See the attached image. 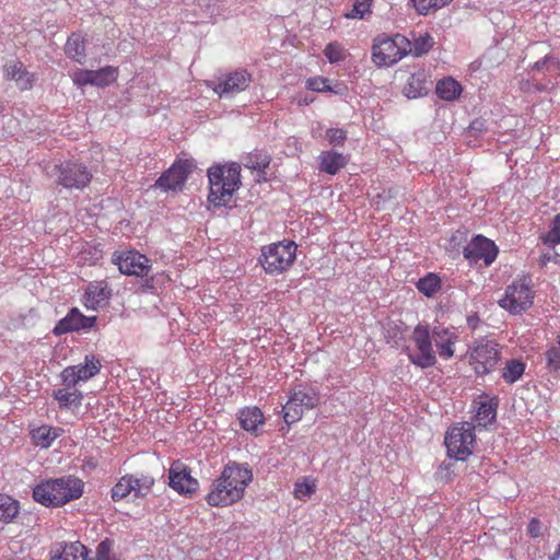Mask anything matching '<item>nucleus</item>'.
Here are the masks:
<instances>
[{
    "instance_id": "nucleus-35",
    "label": "nucleus",
    "mask_w": 560,
    "mask_h": 560,
    "mask_svg": "<svg viewBox=\"0 0 560 560\" xmlns=\"http://www.w3.org/2000/svg\"><path fill=\"white\" fill-rule=\"evenodd\" d=\"M93 85L97 88H105L116 81L118 77V69L112 66H106L98 70H92Z\"/></svg>"
},
{
    "instance_id": "nucleus-21",
    "label": "nucleus",
    "mask_w": 560,
    "mask_h": 560,
    "mask_svg": "<svg viewBox=\"0 0 560 560\" xmlns=\"http://www.w3.org/2000/svg\"><path fill=\"white\" fill-rule=\"evenodd\" d=\"M52 397L58 401L60 409H78L82 405L83 394L75 387L65 386L54 389Z\"/></svg>"
},
{
    "instance_id": "nucleus-43",
    "label": "nucleus",
    "mask_w": 560,
    "mask_h": 560,
    "mask_svg": "<svg viewBox=\"0 0 560 560\" xmlns=\"http://www.w3.org/2000/svg\"><path fill=\"white\" fill-rule=\"evenodd\" d=\"M542 243L550 247H555L560 244V213L557 214L550 225V230L547 234L541 236Z\"/></svg>"
},
{
    "instance_id": "nucleus-40",
    "label": "nucleus",
    "mask_w": 560,
    "mask_h": 560,
    "mask_svg": "<svg viewBox=\"0 0 560 560\" xmlns=\"http://www.w3.org/2000/svg\"><path fill=\"white\" fill-rule=\"evenodd\" d=\"M418 14L428 15L447 5L452 0H409Z\"/></svg>"
},
{
    "instance_id": "nucleus-12",
    "label": "nucleus",
    "mask_w": 560,
    "mask_h": 560,
    "mask_svg": "<svg viewBox=\"0 0 560 560\" xmlns=\"http://www.w3.org/2000/svg\"><path fill=\"white\" fill-rule=\"evenodd\" d=\"M413 341L417 346L418 353H410V361L421 369H428L435 365L436 358L432 348V338L429 327L418 325L413 331Z\"/></svg>"
},
{
    "instance_id": "nucleus-31",
    "label": "nucleus",
    "mask_w": 560,
    "mask_h": 560,
    "mask_svg": "<svg viewBox=\"0 0 560 560\" xmlns=\"http://www.w3.org/2000/svg\"><path fill=\"white\" fill-rule=\"evenodd\" d=\"M435 92L440 98L453 101L459 96L462 86L453 78H446L438 82Z\"/></svg>"
},
{
    "instance_id": "nucleus-48",
    "label": "nucleus",
    "mask_w": 560,
    "mask_h": 560,
    "mask_svg": "<svg viewBox=\"0 0 560 560\" xmlns=\"http://www.w3.org/2000/svg\"><path fill=\"white\" fill-rule=\"evenodd\" d=\"M326 138L334 147L343 145L347 140V131L341 128H330L326 131Z\"/></svg>"
},
{
    "instance_id": "nucleus-32",
    "label": "nucleus",
    "mask_w": 560,
    "mask_h": 560,
    "mask_svg": "<svg viewBox=\"0 0 560 560\" xmlns=\"http://www.w3.org/2000/svg\"><path fill=\"white\" fill-rule=\"evenodd\" d=\"M211 168H219L222 173V179L226 187L233 192L241 186V166L237 163H232L228 166H212Z\"/></svg>"
},
{
    "instance_id": "nucleus-57",
    "label": "nucleus",
    "mask_w": 560,
    "mask_h": 560,
    "mask_svg": "<svg viewBox=\"0 0 560 560\" xmlns=\"http://www.w3.org/2000/svg\"><path fill=\"white\" fill-rule=\"evenodd\" d=\"M559 348H560V340H559Z\"/></svg>"
},
{
    "instance_id": "nucleus-41",
    "label": "nucleus",
    "mask_w": 560,
    "mask_h": 560,
    "mask_svg": "<svg viewBox=\"0 0 560 560\" xmlns=\"http://www.w3.org/2000/svg\"><path fill=\"white\" fill-rule=\"evenodd\" d=\"M131 475L121 477L112 489V499L117 502L127 498L132 492Z\"/></svg>"
},
{
    "instance_id": "nucleus-33",
    "label": "nucleus",
    "mask_w": 560,
    "mask_h": 560,
    "mask_svg": "<svg viewBox=\"0 0 560 560\" xmlns=\"http://www.w3.org/2000/svg\"><path fill=\"white\" fill-rule=\"evenodd\" d=\"M19 502L8 494L0 493V521L11 522L19 514Z\"/></svg>"
},
{
    "instance_id": "nucleus-29",
    "label": "nucleus",
    "mask_w": 560,
    "mask_h": 560,
    "mask_svg": "<svg viewBox=\"0 0 560 560\" xmlns=\"http://www.w3.org/2000/svg\"><path fill=\"white\" fill-rule=\"evenodd\" d=\"M65 52L66 55L82 63L85 59V40L80 34H72L65 46Z\"/></svg>"
},
{
    "instance_id": "nucleus-5",
    "label": "nucleus",
    "mask_w": 560,
    "mask_h": 560,
    "mask_svg": "<svg viewBox=\"0 0 560 560\" xmlns=\"http://www.w3.org/2000/svg\"><path fill=\"white\" fill-rule=\"evenodd\" d=\"M530 279L524 277L514 281L505 289L504 296L499 305L512 314H520L533 305L534 293L530 289Z\"/></svg>"
},
{
    "instance_id": "nucleus-46",
    "label": "nucleus",
    "mask_w": 560,
    "mask_h": 560,
    "mask_svg": "<svg viewBox=\"0 0 560 560\" xmlns=\"http://www.w3.org/2000/svg\"><path fill=\"white\" fill-rule=\"evenodd\" d=\"M373 0H354L353 8L350 13H347L348 19H363L366 13H370V8Z\"/></svg>"
},
{
    "instance_id": "nucleus-36",
    "label": "nucleus",
    "mask_w": 560,
    "mask_h": 560,
    "mask_svg": "<svg viewBox=\"0 0 560 560\" xmlns=\"http://www.w3.org/2000/svg\"><path fill=\"white\" fill-rule=\"evenodd\" d=\"M417 289L425 296H433L441 288V279L435 273H428L423 278H420L416 284Z\"/></svg>"
},
{
    "instance_id": "nucleus-45",
    "label": "nucleus",
    "mask_w": 560,
    "mask_h": 560,
    "mask_svg": "<svg viewBox=\"0 0 560 560\" xmlns=\"http://www.w3.org/2000/svg\"><path fill=\"white\" fill-rule=\"evenodd\" d=\"M324 55L330 63H337L346 58L345 49L338 43H329L324 49Z\"/></svg>"
},
{
    "instance_id": "nucleus-34",
    "label": "nucleus",
    "mask_w": 560,
    "mask_h": 560,
    "mask_svg": "<svg viewBox=\"0 0 560 560\" xmlns=\"http://www.w3.org/2000/svg\"><path fill=\"white\" fill-rule=\"evenodd\" d=\"M530 71L533 73H544V74H559L560 73V61L558 58L546 55L542 59L536 61L532 65Z\"/></svg>"
},
{
    "instance_id": "nucleus-23",
    "label": "nucleus",
    "mask_w": 560,
    "mask_h": 560,
    "mask_svg": "<svg viewBox=\"0 0 560 560\" xmlns=\"http://www.w3.org/2000/svg\"><path fill=\"white\" fill-rule=\"evenodd\" d=\"M318 159L319 171L327 173L329 175L337 174L348 163V159L346 155L338 153L334 150L323 151Z\"/></svg>"
},
{
    "instance_id": "nucleus-42",
    "label": "nucleus",
    "mask_w": 560,
    "mask_h": 560,
    "mask_svg": "<svg viewBox=\"0 0 560 560\" xmlns=\"http://www.w3.org/2000/svg\"><path fill=\"white\" fill-rule=\"evenodd\" d=\"M115 541L110 538H105L102 540L95 551V558H91L92 560H116L115 553L113 551Z\"/></svg>"
},
{
    "instance_id": "nucleus-58",
    "label": "nucleus",
    "mask_w": 560,
    "mask_h": 560,
    "mask_svg": "<svg viewBox=\"0 0 560 560\" xmlns=\"http://www.w3.org/2000/svg\"><path fill=\"white\" fill-rule=\"evenodd\" d=\"M475 560H480V559H475Z\"/></svg>"
},
{
    "instance_id": "nucleus-6",
    "label": "nucleus",
    "mask_w": 560,
    "mask_h": 560,
    "mask_svg": "<svg viewBox=\"0 0 560 560\" xmlns=\"http://www.w3.org/2000/svg\"><path fill=\"white\" fill-rule=\"evenodd\" d=\"M499 361L500 349L494 340L481 339L470 348L469 363L478 375L490 373Z\"/></svg>"
},
{
    "instance_id": "nucleus-44",
    "label": "nucleus",
    "mask_w": 560,
    "mask_h": 560,
    "mask_svg": "<svg viewBox=\"0 0 560 560\" xmlns=\"http://www.w3.org/2000/svg\"><path fill=\"white\" fill-rule=\"evenodd\" d=\"M306 88L315 92H332L336 94L339 93V91L337 90L338 85L332 88L329 84V80L324 77L310 78L306 81Z\"/></svg>"
},
{
    "instance_id": "nucleus-51",
    "label": "nucleus",
    "mask_w": 560,
    "mask_h": 560,
    "mask_svg": "<svg viewBox=\"0 0 560 560\" xmlns=\"http://www.w3.org/2000/svg\"><path fill=\"white\" fill-rule=\"evenodd\" d=\"M269 159L267 156L252 155L248 158L246 166L252 170L264 171L269 166Z\"/></svg>"
},
{
    "instance_id": "nucleus-28",
    "label": "nucleus",
    "mask_w": 560,
    "mask_h": 560,
    "mask_svg": "<svg viewBox=\"0 0 560 560\" xmlns=\"http://www.w3.org/2000/svg\"><path fill=\"white\" fill-rule=\"evenodd\" d=\"M497 399L479 401L475 416L478 425L486 428L488 424L492 423L497 417Z\"/></svg>"
},
{
    "instance_id": "nucleus-9",
    "label": "nucleus",
    "mask_w": 560,
    "mask_h": 560,
    "mask_svg": "<svg viewBox=\"0 0 560 560\" xmlns=\"http://www.w3.org/2000/svg\"><path fill=\"white\" fill-rule=\"evenodd\" d=\"M112 262L121 273L141 278H147L152 267L150 259L137 250L115 252Z\"/></svg>"
},
{
    "instance_id": "nucleus-27",
    "label": "nucleus",
    "mask_w": 560,
    "mask_h": 560,
    "mask_svg": "<svg viewBox=\"0 0 560 560\" xmlns=\"http://www.w3.org/2000/svg\"><path fill=\"white\" fill-rule=\"evenodd\" d=\"M61 428L42 425L31 431V436L35 445L42 448H48L52 442L62 433Z\"/></svg>"
},
{
    "instance_id": "nucleus-20",
    "label": "nucleus",
    "mask_w": 560,
    "mask_h": 560,
    "mask_svg": "<svg viewBox=\"0 0 560 560\" xmlns=\"http://www.w3.org/2000/svg\"><path fill=\"white\" fill-rule=\"evenodd\" d=\"M5 78L13 80L21 90H28L33 86L34 74L30 73L21 61H14L4 67Z\"/></svg>"
},
{
    "instance_id": "nucleus-15",
    "label": "nucleus",
    "mask_w": 560,
    "mask_h": 560,
    "mask_svg": "<svg viewBox=\"0 0 560 560\" xmlns=\"http://www.w3.org/2000/svg\"><path fill=\"white\" fill-rule=\"evenodd\" d=\"M194 164L188 160L175 162L155 182V187L164 191H180L191 173Z\"/></svg>"
},
{
    "instance_id": "nucleus-13",
    "label": "nucleus",
    "mask_w": 560,
    "mask_h": 560,
    "mask_svg": "<svg viewBox=\"0 0 560 560\" xmlns=\"http://www.w3.org/2000/svg\"><path fill=\"white\" fill-rule=\"evenodd\" d=\"M168 486L178 494L192 497L199 488V482L191 476V469L187 465L175 460L168 469Z\"/></svg>"
},
{
    "instance_id": "nucleus-30",
    "label": "nucleus",
    "mask_w": 560,
    "mask_h": 560,
    "mask_svg": "<svg viewBox=\"0 0 560 560\" xmlns=\"http://www.w3.org/2000/svg\"><path fill=\"white\" fill-rule=\"evenodd\" d=\"M427 81L424 72L412 73L405 86V94L408 98H417L427 93Z\"/></svg>"
},
{
    "instance_id": "nucleus-25",
    "label": "nucleus",
    "mask_w": 560,
    "mask_h": 560,
    "mask_svg": "<svg viewBox=\"0 0 560 560\" xmlns=\"http://www.w3.org/2000/svg\"><path fill=\"white\" fill-rule=\"evenodd\" d=\"M432 338L441 358L447 360L453 357V346L456 339L454 334L450 332L448 329L435 327L432 331Z\"/></svg>"
},
{
    "instance_id": "nucleus-4",
    "label": "nucleus",
    "mask_w": 560,
    "mask_h": 560,
    "mask_svg": "<svg viewBox=\"0 0 560 560\" xmlns=\"http://www.w3.org/2000/svg\"><path fill=\"white\" fill-rule=\"evenodd\" d=\"M474 430L472 423L462 422L446 432L444 442L448 456L465 460L472 453L476 443Z\"/></svg>"
},
{
    "instance_id": "nucleus-19",
    "label": "nucleus",
    "mask_w": 560,
    "mask_h": 560,
    "mask_svg": "<svg viewBox=\"0 0 560 560\" xmlns=\"http://www.w3.org/2000/svg\"><path fill=\"white\" fill-rule=\"evenodd\" d=\"M50 560H92L90 551L80 541L60 544Z\"/></svg>"
},
{
    "instance_id": "nucleus-54",
    "label": "nucleus",
    "mask_w": 560,
    "mask_h": 560,
    "mask_svg": "<svg viewBox=\"0 0 560 560\" xmlns=\"http://www.w3.org/2000/svg\"><path fill=\"white\" fill-rule=\"evenodd\" d=\"M534 86L537 91L544 92L552 89L555 86V82L548 80L545 83H535Z\"/></svg>"
},
{
    "instance_id": "nucleus-14",
    "label": "nucleus",
    "mask_w": 560,
    "mask_h": 560,
    "mask_svg": "<svg viewBox=\"0 0 560 560\" xmlns=\"http://www.w3.org/2000/svg\"><path fill=\"white\" fill-rule=\"evenodd\" d=\"M101 361L94 354H86L83 364L67 366L61 372L62 385L75 387L79 382L88 381L98 374Z\"/></svg>"
},
{
    "instance_id": "nucleus-8",
    "label": "nucleus",
    "mask_w": 560,
    "mask_h": 560,
    "mask_svg": "<svg viewBox=\"0 0 560 560\" xmlns=\"http://www.w3.org/2000/svg\"><path fill=\"white\" fill-rule=\"evenodd\" d=\"M498 252L492 241L477 235L464 247L463 255L470 265L488 267L495 260Z\"/></svg>"
},
{
    "instance_id": "nucleus-11",
    "label": "nucleus",
    "mask_w": 560,
    "mask_h": 560,
    "mask_svg": "<svg viewBox=\"0 0 560 560\" xmlns=\"http://www.w3.org/2000/svg\"><path fill=\"white\" fill-rule=\"evenodd\" d=\"M58 173L57 183L67 189H83L92 179V174L84 164L65 162L56 165Z\"/></svg>"
},
{
    "instance_id": "nucleus-53",
    "label": "nucleus",
    "mask_w": 560,
    "mask_h": 560,
    "mask_svg": "<svg viewBox=\"0 0 560 560\" xmlns=\"http://www.w3.org/2000/svg\"><path fill=\"white\" fill-rule=\"evenodd\" d=\"M469 129L471 132H482L486 128H485V122L482 120H474L470 126H469Z\"/></svg>"
},
{
    "instance_id": "nucleus-37",
    "label": "nucleus",
    "mask_w": 560,
    "mask_h": 560,
    "mask_svg": "<svg viewBox=\"0 0 560 560\" xmlns=\"http://www.w3.org/2000/svg\"><path fill=\"white\" fill-rule=\"evenodd\" d=\"M132 492L135 498H145L154 485V478L147 475L140 477L131 475Z\"/></svg>"
},
{
    "instance_id": "nucleus-17",
    "label": "nucleus",
    "mask_w": 560,
    "mask_h": 560,
    "mask_svg": "<svg viewBox=\"0 0 560 560\" xmlns=\"http://www.w3.org/2000/svg\"><path fill=\"white\" fill-rule=\"evenodd\" d=\"M252 81V75L244 69L229 72L222 77L213 91L222 96H233L246 90Z\"/></svg>"
},
{
    "instance_id": "nucleus-26",
    "label": "nucleus",
    "mask_w": 560,
    "mask_h": 560,
    "mask_svg": "<svg viewBox=\"0 0 560 560\" xmlns=\"http://www.w3.org/2000/svg\"><path fill=\"white\" fill-rule=\"evenodd\" d=\"M238 421L242 429L255 432L259 425L264 424V415L258 407H247L240 410Z\"/></svg>"
},
{
    "instance_id": "nucleus-10",
    "label": "nucleus",
    "mask_w": 560,
    "mask_h": 560,
    "mask_svg": "<svg viewBox=\"0 0 560 560\" xmlns=\"http://www.w3.org/2000/svg\"><path fill=\"white\" fill-rule=\"evenodd\" d=\"M221 476L223 477V482H226L228 486L233 487V490L225 491L228 497H231L232 500H241L244 495L245 489L248 483L253 480L252 470L245 466L237 464L235 462H230L223 468ZM230 500V498H228Z\"/></svg>"
},
{
    "instance_id": "nucleus-16",
    "label": "nucleus",
    "mask_w": 560,
    "mask_h": 560,
    "mask_svg": "<svg viewBox=\"0 0 560 560\" xmlns=\"http://www.w3.org/2000/svg\"><path fill=\"white\" fill-rule=\"evenodd\" d=\"M96 316H85L77 307L71 308L52 329L54 335L61 336L72 331L89 330L95 326Z\"/></svg>"
},
{
    "instance_id": "nucleus-3",
    "label": "nucleus",
    "mask_w": 560,
    "mask_h": 560,
    "mask_svg": "<svg viewBox=\"0 0 560 560\" xmlns=\"http://www.w3.org/2000/svg\"><path fill=\"white\" fill-rule=\"evenodd\" d=\"M409 46L410 40L400 34L378 36L372 46V60L377 67L393 66L407 55Z\"/></svg>"
},
{
    "instance_id": "nucleus-49",
    "label": "nucleus",
    "mask_w": 560,
    "mask_h": 560,
    "mask_svg": "<svg viewBox=\"0 0 560 560\" xmlns=\"http://www.w3.org/2000/svg\"><path fill=\"white\" fill-rule=\"evenodd\" d=\"M547 366L550 371L560 370V348L552 347L546 352Z\"/></svg>"
},
{
    "instance_id": "nucleus-52",
    "label": "nucleus",
    "mask_w": 560,
    "mask_h": 560,
    "mask_svg": "<svg viewBox=\"0 0 560 560\" xmlns=\"http://www.w3.org/2000/svg\"><path fill=\"white\" fill-rule=\"evenodd\" d=\"M540 529V522L538 520L533 518L528 525V532L532 537H538Z\"/></svg>"
},
{
    "instance_id": "nucleus-18",
    "label": "nucleus",
    "mask_w": 560,
    "mask_h": 560,
    "mask_svg": "<svg viewBox=\"0 0 560 560\" xmlns=\"http://www.w3.org/2000/svg\"><path fill=\"white\" fill-rule=\"evenodd\" d=\"M223 173L219 168H209L208 178L210 191L208 200L214 207H225L232 200L233 191L224 184L222 179Z\"/></svg>"
},
{
    "instance_id": "nucleus-2",
    "label": "nucleus",
    "mask_w": 560,
    "mask_h": 560,
    "mask_svg": "<svg viewBox=\"0 0 560 560\" xmlns=\"http://www.w3.org/2000/svg\"><path fill=\"white\" fill-rule=\"evenodd\" d=\"M295 253L294 242L273 243L261 248L258 261L268 275H279L292 266Z\"/></svg>"
},
{
    "instance_id": "nucleus-1",
    "label": "nucleus",
    "mask_w": 560,
    "mask_h": 560,
    "mask_svg": "<svg viewBox=\"0 0 560 560\" xmlns=\"http://www.w3.org/2000/svg\"><path fill=\"white\" fill-rule=\"evenodd\" d=\"M84 482L73 476L49 479L33 489V499L45 506H62L81 498Z\"/></svg>"
},
{
    "instance_id": "nucleus-55",
    "label": "nucleus",
    "mask_w": 560,
    "mask_h": 560,
    "mask_svg": "<svg viewBox=\"0 0 560 560\" xmlns=\"http://www.w3.org/2000/svg\"><path fill=\"white\" fill-rule=\"evenodd\" d=\"M148 289H153L154 288V284H153V278H150V279H145V284H144Z\"/></svg>"
},
{
    "instance_id": "nucleus-7",
    "label": "nucleus",
    "mask_w": 560,
    "mask_h": 560,
    "mask_svg": "<svg viewBox=\"0 0 560 560\" xmlns=\"http://www.w3.org/2000/svg\"><path fill=\"white\" fill-rule=\"evenodd\" d=\"M319 402V395L312 388L295 390L282 407L283 420L287 424L299 421L304 410L313 409Z\"/></svg>"
},
{
    "instance_id": "nucleus-22",
    "label": "nucleus",
    "mask_w": 560,
    "mask_h": 560,
    "mask_svg": "<svg viewBox=\"0 0 560 560\" xmlns=\"http://www.w3.org/2000/svg\"><path fill=\"white\" fill-rule=\"evenodd\" d=\"M109 295L106 284L102 282L90 283L84 294V304L88 308L97 310L107 302Z\"/></svg>"
},
{
    "instance_id": "nucleus-39",
    "label": "nucleus",
    "mask_w": 560,
    "mask_h": 560,
    "mask_svg": "<svg viewBox=\"0 0 560 560\" xmlns=\"http://www.w3.org/2000/svg\"><path fill=\"white\" fill-rule=\"evenodd\" d=\"M525 371V364L520 360H510L505 363V366L502 370V378L509 383H515Z\"/></svg>"
},
{
    "instance_id": "nucleus-50",
    "label": "nucleus",
    "mask_w": 560,
    "mask_h": 560,
    "mask_svg": "<svg viewBox=\"0 0 560 560\" xmlns=\"http://www.w3.org/2000/svg\"><path fill=\"white\" fill-rule=\"evenodd\" d=\"M92 70L79 69L73 73V82L78 86L93 85Z\"/></svg>"
},
{
    "instance_id": "nucleus-47",
    "label": "nucleus",
    "mask_w": 560,
    "mask_h": 560,
    "mask_svg": "<svg viewBox=\"0 0 560 560\" xmlns=\"http://www.w3.org/2000/svg\"><path fill=\"white\" fill-rule=\"evenodd\" d=\"M315 483L314 481L303 480L299 481L294 486V497L296 499H305L311 497L315 492Z\"/></svg>"
},
{
    "instance_id": "nucleus-56",
    "label": "nucleus",
    "mask_w": 560,
    "mask_h": 560,
    "mask_svg": "<svg viewBox=\"0 0 560 560\" xmlns=\"http://www.w3.org/2000/svg\"><path fill=\"white\" fill-rule=\"evenodd\" d=\"M550 560H560V546L553 553V556L550 558Z\"/></svg>"
},
{
    "instance_id": "nucleus-38",
    "label": "nucleus",
    "mask_w": 560,
    "mask_h": 560,
    "mask_svg": "<svg viewBox=\"0 0 560 560\" xmlns=\"http://www.w3.org/2000/svg\"><path fill=\"white\" fill-rule=\"evenodd\" d=\"M434 40L429 33H424L417 38H413V42H410V46L407 48V54H412L413 56H422L427 54L433 46Z\"/></svg>"
},
{
    "instance_id": "nucleus-24",
    "label": "nucleus",
    "mask_w": 560,
    "mask_h": 560,
    "mask_svg": "<svg viewBox=\"0 0 560 560\" xmlns=\"http://www.w3.org/2000/svg\"><path fill=\"white\" fill-rule=\"evenodd\" d=\"M233 490V487L228 486L226 482H223V477L220 475V477L214 480L212 485V490L208 493L206 497V500L209 505L211 506H228L231 505L238 500H232L231 497L230 500L228 499V494H225V491Z\"/></svg>"
}]
</instances>
